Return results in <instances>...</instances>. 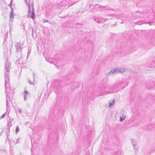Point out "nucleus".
<instances>
[{"label": "nucleus", "mask_w": 155, "mask_h": 155, "mask_svg": "<svg viewBox=\"0 0 155 155\" xmlns=\"http://www.w3.org/2000/svg\"><path fill=\"white\" fill-rule=\"evenodd\" d=\"M10 66L9 63L8 61V60H7V62L6 64L5 65V94H6L7 99H6V105L7 104V96L8 95V93H7V91L6 89V85L7 83H8L9 84V71L10 70V68H9Z\"/></svg>", "instance_id": "1"}, {"label": "nucleus", "mask_w": 155, "mask_h": 155, "mask_svg": "<svg viewBox=\"0 0 155 155\" xmlns=\"http://www.w3.org/2000/svg\"><path fill=\"white\" fill-rule=\"evenodd\" d=\"M22 44L21 43L17 42L15 45V47L16 48V52L17 54L16 57L18 58V59L16 61L20 63L19 62V59H22L23 58L22 57V52L23 49L22 47Z\"/></svg>", "instance_id": "2"}, {"label": "nucleus", "mask_w": 155, "mask_h": 155, "mask_svg": "<svg viewBox=\"0 0 155 155\" xmlns=\"http://www.w3.org/2000/svg\"><path fill=\"white\" fill-rule=\"evenodd\" d=\"M125 71V69L124 68H119L118 69H112L111 70V71L108 72L107 74V76H109L110 75L112 74L113 73H123Z\"/></svg>", "instance_id": "3"}, {"label": "nucleus", "mask_w": 155, "mask_h": 155, "mask_svg": "<svg viewBox=\"0 0 155 155\" xmlns=\"http://www.w3.org/2000/svg\"><path fill=\"white\" fill-rule=\"evenodd\" d=\"M147 66V67L146 68L147 70H150L148 68V67L150 68L153 67L155 68V58L153 60V61L152 64H150V63H148Z\"/></svg>", "instance_id": "4"}, {"label": "nucleus", "mask_w": 155, "mask_h": 155, "mask_svg": "<svg viewBox=\"0 0 155 155\" xmlns=\"http://www.w3.org/2000/svg\"><path fill=\"white\" fill-rule=\"evenodd\" d=\"M71 71L72 72V76L73 78L77 74L80 73L79 71L75 67H73Z\"/></svg>", "instance_id": "5"}, {"label": "nucleus", "mask_w": 155, "mask_h": 155, "mask_svg": "<svg viewBox=\"0 0 155 155\" xmlns=\"http://www.w3.org/2000/svg\"><path fill=\"white\" fill-rule=\"evenodd\" d=\"M94 21L98 23H103L105 21L103 20V18L102 17H95Z\"/></svg>", "instance_id": "6"}, {"label": "nucleus", "mask_w": 155, "mask_h": 155, "mask_svg": "<svg viewBox=\"0 0 155 155\" xmlns=\"http://www.w3.org/2000/svg\"><path fill=\"white\" fill-rule=\"evenodd\" d=\"M153 86L155 87V84L154 82H148L146 83V85H145L147 89H150Z\"/></svg>", "instance_id": "7"}, {"label": "nucleus", "mask_w": 155, "mask_h": 155, "mask_svg": "<svg viewBox=\"0 0 155 155\" xmlns=\"http://www.w3.org/2000/svg\"><path fill=\"white\" fill-rule=\"evenodd\" d=\"M10 8L11 9V11L10 12V21H11L12 22H13L14 16L13 13V11H14V9L11 7V6H10Z\"/></svg>", "instance_id": "8"}, {"label": "nucleus", "mask_w": 155, "mask_h": 155, "mask_svg": "<svg viewBox=\"0 0 155 155\" xmlns=\"http://www.w3.org/2000/svg\"><path fill=\"white\" fill-rule=\"evenodd\" d=\"M32 4V12H31V18H32L33 19H34L35 18V11L34 10V8L33 7V2H32L31 3Z\"/></svg>", "instance_id": "9"}, {"label": "nucleus", "mask_w": 155, "mask_h": 155, "mask_svg": "<svg viewBox=\"0 0 155 155\" xmlns=\"http://www.w3.org/2000/svg\"><path fill=\"white\" fill-rule=\"evenodd\" d=\"M29 2L28 3L27 2V0H25V2H26V5H27V6L28 7V15H29V14L31 13L30 0H29Z\"/></svg>", "instance_id": "10"}, {"label": "nucleus", "mask_w": 155, "mask_h": 155, "mask_svg": "<svg viewBox=\"0 0 155 155\" xmlns=\"http://www.w3.org/2000/svg\"><path fill=\"white\" fill-rule=\"evenodd\" d=\"M126 116H120V121H123L126 118Z\"/></svg>", "instance_id": "11"}, {"label": "nucleus", "mask_w": 155, "mask_h": 155, "mask_svg": "<svg viewBox=\"0 0 155 155\" xmlns=\"http://www.w3.org/2000/svg\"><path fill=\"white\" fill-rule=\"evenodd\" d=\"M104 8L106 10H110V8H109V7H104V6H102V5H100L99 7V8Z\"/></svg>", "instance_id": "12"}, {"label": "nucleus", "mask_w": 155, "mask_h": 155, "mask_svg": "<svg viewBox=\"0 0 155 155\" xmlns=\"http://www.w3.org/2000/svg\"><path fill=\"white\" fill-rule=\"evenodd\" d=\"M134 147V149L135 150V152L136 153L138 151L137 149L138 148V147L137 146L136 144L133 146Z\"/></svg>", "instance_id": "13"}, {"label": "nucleus", "mask_w": 155, "mask_h": 155, "mask_svg": "<svg viewBox=\"0 0 155 155\" xmlns=\"http://www.w3.org/2000/svg\"><path fill=\"white\" fill-rule=\"evenodd\" d=\"M131 141L132 142V143L133 145V146H134L136 144V142L135 141L134 139H131Z\"/></svg>", "instance_id": "14"}, {"label": "nucleus", "mask_w": 155, "mask_h": 155, "mask_svg": "<svg viewBox=\"0 0 155 155\" xmlns=\"http://www.w3.org/2000/svg\"><path fill=\"white\" fill-rule=\"evenodd\" d=\"M113 102L112 103H109V105L110 107H111L113 105L114 103L115 102V101L114 100H113Z\"/></svg>", "instance_id": "15"}, {"label": "nucleus", "mask_w": 155, "mask_h": 155, "mask_svg": "<svg viewBox=\"0 0 155 155\" xmlns=\"http://www.w3.org/2000/svg\"><path fill=\"white\" fill-rule=\"evenodd\" d=\"M74 87H78V83L77 82H74L73 83V84Z\"/></svg>", "instance_id": "16"}, {"label": "nucleus", "mask_w": 155, "mask_h": 155, "mask_svg": "<svg viewBox=\"0 0 155 155\" xmlns=\"http://www.w3.org/2000/svg\"><path fill=\"white\" fill-rule=\"evenodd\" d=\"M145 24H149L150 25H152L153 24V21H149L148 22H145Z\"/></svg>", "instance_id": "17"}, {"label": "nucleus", "mask_w": 155, "mask_h": 155, "mask_svg": "<svg viewBox=\"0 0 155 155\" xmlns=\"http://www.w3.org/2000/svg\"><path fill=\"white\" fill-rule=\"evenodd\" d=\"M19 131V129L18 127V126H17L16 128L15 132L16 134L17 132H18Z\"/></svg>", "instance_id": "18"}, {"label": "nucleus", "mask_w": 155, "mask_h": 155, "mask_svg": "<svg viewBox=\"0 0 155 155\" xmlns=\"http://www.w3.org/2000/svg\"><path fill=\"white\" fill-rule=\"evenodd\" d=\"M143 23V21H138L137 22V24L138 25H141Z\"/></svg>", "instance_id": "19"}, {"label": "nucleus", "mask_w": 155, "mask_h": 155, "mask_svg": "<svg viewBox=\"0 0 155 155\" xmlns=\"http://www.w3.org/2000/svg\"><path fill=\"white\" fill-rule=\"evenodd\" d=\"M5 114H6V113H4V114H3L2 116H1L0 117V119H1L3 118L4 117L5 115Z\"/></svg>", "instance_id": "20"}, {"label": "nucleus", "mask_w": 155, "mask_h": 155, "mask_svg": "<svg viewBox=\"0 0 155 155\" xmlns=\"http://www.w3.org/2000/svg\"><path fill=\"white\" fill-rule=\"evenodd\" d=\"M24 101H26L27 100V95H24Z\"/></svg>", "instance_id": "21"}, {"label": "nucleus", "mask_w": 155, "mask_h": 155, "mask_svg": "<svg viewBox=\"0 0 155 155\" xmlns=\"http://www.w3.org/2000/svg\"><path fill=\"white\" fill-rule=\"evenodd\" d=\"M24 93L25 94L24 95H27V94L28 93V91L26 90H25L24 91Z\"/></svg>", "instance_id": "22"}, {"label": "nucleus", "mask_w": 155, "mask_h": 155, "mask_svg": "<svg viewBox=\"0 0 155 155\" xmlns=\"http://www.w3.org/2000/svg\"><path fill=\"white\" fill-rule=\"evenodd\" d=\"M32 38H34V29L33 28H32Z\"/></svg>", "instance_id": "23"}, {"label": "nucleus", "mask_w": 155, "mask_h": 155, "mask_svg": "<svg viewBox=\"0 0 155 155\" xmlns=\"http://www.w3.org/2000/svg\"><path fill=\"white\" fill-rule=\"evenodd\" d=\"M30 52H31V50H29V49H28V52L27 58H28V55L30 53Z\"/></svg>", "instance_id": "24"}, {"label": "nucleus", "mask_w": 155, "mask_h": 155, "mask_svg": "<svg viewBox=\"0 0 155 155\" xmlns=\"http://www.w3.org/2000/svg\"><path fill=\"white\" fill-rule=\"evenodd\" d=\"M28 81V82H29V84H33L34 80L33 81V82H31L30 80H29Z\"/></svg>", "instance_id": "25"}, {"label": "nucleus", "mask_w": 155, "mask_h": 155, "mask_svg": "<svg viewBox=\"0 0 155 155\" xmlns=\"http://www.w3.org/2000/svg\"><path fill=\"white\" fill-rule=\"evenodd\" d=\"M32 74H33V79L34 80V77L35 75V72H33Z\"/></svg>", "instance_id": "26"}, {"label": "nucleus", "mask_w": 155, "mask_h": 155, "mask_svg": "<svg viewBox=\"0 0 155 155\" xmlns=\"http://www.w3.org/2000/svg\"><path fill=\"white\" fill-rule=\"evenodd\" d=\"M47 22H48V20H45L43 21V22L44 23Z\"/></svg>", "instance_id": "27"}, {"label": "nucleus", "mask_w": 155, "mask_h": 155, "mask_svg": "<svg viewBox=\"0 0 155 155\" xmlns=\"http://www.w3.org/2000/svg\"><path fill=\"white\" fill-rule=\"evenodd\" d=\"M18 112L20 113H21V110H20V109H19Z\"/></svg>", "instance_id": "28"}, {"label": "nucleus", "mask_w": 155, "mask_h": 155, "mask_svg": "<svg viewBox=\"0 0 155 155\" xmlns=\"http://www.w3.org/2000/svg\"><path fill=\"white\" fill-rule=\"evenodd\" d=\"M75 2L73 4H72L71 5V3L70 4V5H69V6H68V7H69V6H72L74 4H75Z\"/></svg>", "instance_id": "29"}, {"label": "nucleus", "mask_w": 155, "mask_h": 155, "mask_svg": "<svg viewBox=\"0 0 155 155\" xmlns=\"http://www.w3.org/2000/svg\"><path fill=\"white\" fill-rule=\"evenodd\" d=\"M67 16H63V17H60V18H64L65 17H67Z\"/></svg>", "instance_id": "30"}, {"label": "nucleus", "mask_w": 155, "mask_h": 155, "mask_svg": "<svg viewBox=\"0 0 155 155\" xmlns=\"http://www.w3.org/2000/svg\"><path fill=\"white\" fill-rule=\"evenodd\" d=\"M12 1H13V0H11V1H10V6L12 5Z\"/></svg>", "instance_id": "31"}, {"label": "nucleus", "mask_w": 155, "mask_h": 155, "mask_svg": "<svg viewBox=\"0 0 155 155\" xmlns=\"http://www.w3.org/2000/svg\"><path fill=\"white\" fill-rule=\"evenodd\" d=\"M107 20H108V19H107V18H105V19H104L103 18V20H104H104H105V21H107Z\"/></svg>", "instance_id": "32"}, {"label": "nucleus", "mask_w": 155, "mask_h": 155, "mask_svg": "<svg viewBox=\"0 0 155 155\" xmlns=\"http://www.w3.org/2000/svg\"><path fill=\"white\" fill-rule=\"evenodd\" d=\"M47 60L48 61V62H50V63H52V62H50V61H48V60Z\"/></svg>", "instance_id": "33"}, {"label": "nucleus", "mask_w": 155, "mask_h": 155, "mask_svg": "<svg viewBox=\"0 0 155 155\" xmlns=\"http://www.w3.org/2000/svg\"><path fill=\"white\" fill-rule=\"evenodd\" d=\"M18 142V141L17 140H16V143H17Z\"/></svg>", "instance_id": "34"}, {"label": "nucleus", "mask_w": 155, "mask_h": 155, "mask_svg": "<svg viewBox=\"0 0 155 155\" xmlns=\"http://www.w3.org/2000/svg\"><path fill=\"white\" fill-rule=\"evenodd\" d=\"M11 126H12V124H11V125H10V127H11Z\"/></svg>", "instance_id": "35"}, {"label": "nucleus", "mask_w": 155, "mask_h": 155, "mask_svg": "<svg viewBox=\"0 0 155 155\" xmlns=\"http://www.w3.org/2000/svg\"><path fill=\"white\" fill-rule=\"evenodd\" d=\"M10 31H11V28H10Z\"/></svg>", "instance_id": "36"}]
</instances>
